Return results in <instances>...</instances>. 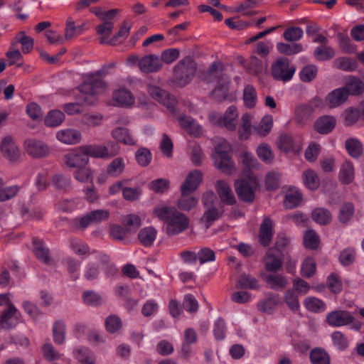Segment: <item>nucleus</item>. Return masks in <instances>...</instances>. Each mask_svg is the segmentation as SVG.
<instances>
[{"instance_id":"nucleus-50","label":"nucleus","mask_w":364,"mask_h":364,"mask_svg":"<svg viewBox=\"0 0 364 364\" xmlns=\"http://www.w3.org/2000/svg\"><path fill=\"white\" fill-rule=\"evenodd\" d=\"M236 287L238 289H257L259 288L257 279L245 274L239 277Z\"/></svg>"},{"instance_id":"nucleus-48","label":"nucleus","mask_w":364,"mask_h":364,"mask_svg":"<svg viewBox=\"0 0 364 364\" xmlns=\"http://www.w3.org/2000/svg\"><path fill=\"white\" fill-rule=\"evenodd\" d=\"M302 177L304 185L309 189L316 190L319 186V178L314 171L311 169L304 171Z\"/></svg>"},{"instance_id":"nucleus-41","label":"nucleus","mask_w":364,"mask_h":364,"mask_svg":"<svg viewBox=\"0 0 364 364\" xmlns=\"http://www.w3.org/2000/svg\"><path fill=\"white\" fill-rule=\"evenodd\" d=\"M53 338L54 342L58 345H61L65 340L66 325L62 320H58L53 323Z\"/></svg>"},{"instance_id":"nucleus-39","label":"nucleus","mask_w":364,"mask_h":364,"mask_svg":"<svg viewBox=\"0 0 364 364\" xmlns=\"http://www.w3.org/2000/svg\"><path fill=\"white\" fill-rule=\"evenodd\" d=\"M232 151L231 145L224 139H219L215 141L214 151L211 157L216 158L220 156H230Z\"/></svg>"},{"instance_id":"nucleus-25","label":"nucleus","mask_w":364,"mask_h":364,"mask_svg":"<svg viewBox=\"0 0 364 364\" xmlns=\"http://www.w3.org/2000/svg\"><path fill=\"white\" fill-rule=\"evenodd\" d=\"M112 99L119 106L129 107L134 103V97L131 92L126 88H119L112 95Z\"/></svg>"},{"instance_id":"nucleus-28","label":"nucleus","mask_w":364,"mask_h":364,"mask_svg":"<svg viewBox=\"0 0 364 364\" xmlns=\"http://www.w3.org/2000/svg\"><path fill=\"white\" fill-rule=\"evenodd\" d=\"M263 261L264 263L265 269L269 272H277L282 266V259L274 255L271 249L268 250L266 252Z\"/></svg>"},{"instance_id":"nucleus-35","label":"nucleus","mask_w":364,"mask_h":364,"mask_svg":"<svg viewBox=\"0 0 364 364\" xmlns=\"http://www.w3.org/2000/svg\"><path fill=\"white\" fill-rule=\"evenodd\" d=\"M114 28V23L112 21H103L102 23L96 26L97 33L100 36V43L101 44H110L109 37Z\"/></svg>"},{"instance_id":"nucleus-51","label":"nucleus","mask_w":364,"mask_h":364,"mask_svg":"<svg viewBox=\"0 0 364 364\" xmlns=\"http://www.w3.org/2000/svg\"><path fill=\"white\" fill-rule=\"evenodd\" d=\"M333 66L339 70L350 72L355 70L357 67L356 62L348 57H340L333 61Z\"/></svg>"},{"instance_id":"nucleus-59","label":"nucleus","mask_w":364,"mask_h":364,"mask_svg":"<svg viewBox=\"0 0 364 364\" xmlns=\"http://www.w3.org/2000/svg\"><path fill=\"white\" fill-rule=\"evenodd\" d=\"M316 271V264L312 257L306 258L301 264V274L306 278L313 277Z\"/></svg>"},{"instance_id":"nucleus-44","label":"nucleus","mask_w":364,"mask_h":364,"mask_svg":"<svg viewBox=\"0 0 364 364\" xmlns=\"http://www.w3.org/2000/svg\"><path fill=\"white\" fill-rule=\"evenodd\" d=\"M314 56L319 61L328 60L335 56V50L328 45H321L315 48Z\"/></svg>"},{"instance_id":"nucleus-45","label":"nucleus","mask_w":364,"mask_h":364,"mask_svg":"<svg viewBox=\"0 0 364 364\" xmlns=\"http://www.w3.org/2000/svg\"><path fill=\"white\" fill-rule=\"evenodd\" d=\"M346 149L348 153L353 158H358L363 154V145L355 138H349L346 141Z\"/></svg>"},{"instance_id":"nucleus-30","label":"nucleus","mask_w":364,"mask_h":364,"mask_svg":"<svg viewBox=\"0 0 364 364\" xmlns=\"http://www.w3.org/2000/svg\"><path fill=\"white\" fill-rule=\"evenodd\" d=\"M309 360L311 364H331V357L323 348H313L309 353Z\"/></svg>"},{"instance_id":"nucleus-34","label":"nucleus","mask_w":364,"mask_h":364,"mask_svg":"<svg viewBox=\"0 0 364 364\" xmlns=\"http://www.w3.org/2000/svg\"><path fill=\"white\" fill-rule=\"evenodd\" d=\"M304 307L314 313H321L326 311V305L321 299L314 296H307L303 301Z\"/></svg>"},{"instance_id":"nucleus-64","label":"nucleus","mask_w":364,"mask_h":364,"mask_svg":"<svg viewBox=\"0 0 364 364\" xmlns=\"http://www.w3.org/2000/svg\"><path fill=\"white\" fill-rule=\"evenodd\" d=\"M344 124L350 127L355 124L360 117V112L355 108L349 107L343 112Z\"/></svg>"},{"instance_id":"nucleus-58","label":"nucleus","mask_w":364,"mask_h":364,"mask_svg":"<svg viewBox=\"0 0 364 364\" xmlns=\"http://www.w3.org/2000/svg\"><path fill=\"white\" fill-rule=\"evenodd\" d=\"M243 100L245 105L249 108L255 107L257 95L255 88L252 85H247L244 89Z\"/></svg>"},{"instance_id":"nucleus-40","label":"nucleus","mask_w":364,"mask_h":364,"mask_svg":"<svg viewBox=\"0 0 364 364\" xmlns=\"http://www.w3.org/2000/svg\"><path fill=\"white\" fill-rule=\"evenodd\" d=\"M269 287L274 290H280L287 287L288 280L286 277L281 274H269L265 278Z\"/></svg>"},{"instance_id":"nucleus-49","label":"nucleus","mask_w":364,"mask_h":364,"mask_svg":"<svg viewBox=\"0 0 364 364\" xmlns=\"http://www.w3.org/2000/svg\"><path fill=\"white\" fill-rule=\"evenodd\" d=\"M73 177L80 183H87L92 181L93 172L87 165L76 168L73 173Z\"/></svg>"},{"instance_id":"nucleus-6","label":"nucleus","mask_w":364,"mask_h":364,"mask_svg":"<svg viewBox=\"0 0 364 364\" xmlns=\"http://www.w3.org/2000/svg\"><path fill=\"white\" fill-rule=\"evenodd\" d=\"M271 72L274 80L287 82L294 75L296 66L291 64L288 58L281 57L272 63Z\"/></svg>"},{"instance_id":"nucleus-16","label":"nucleus","mask_w":364,"mask_h":364,"mask_svg":"<svg viewBox=\"0 0 364 364\" xmlns=\"http://www.w3.org/2000/svg\"><path fill=\"white\" fill-rule=\"evenodd\" d=\"M215 191L220 200L226 205H232L236 203V198L229 184L223 180L215 183Z\"/></svg>"},{"instance_id":"nucleus-24","label":"nucleus","mask_w":364,"mask_h":364,"mask_svg":"<svg viewBox=\"0 0 364 364\" xmlns=\"http://www.w3.org/2000/svg\"><path fill=\"white\" fill-rule=\"evenodd\" d=\"M56 138L65 144H75L80 141L81 134L74 129H65L57 132Z\"/></svg>"},{"instance_id":"nucleus-52","label":"nucleus","mask_w":364,"mask_h":364,"mask_svg":"<svg viewBox=\"0 0 364 364\" xmlns=\"http://www.w3.org/2000/svg\"><path fill=\"white\" fill-rule=\"evenodd\" d=\"M302 200V196L298 191H290L284 197V205L287 209L297 207Z\"/></svg>"},{"instance_id":"nucleus-36","label":"nucleus","mask_w":364,"mask_h":364,"mask_svg":"<svg viewBox=\"0 0 364 364\" xmlns=\"http://www.w3.org/2000/svg\"><path fill=\"white\" fill-rule=\"evenodd\" d=\"M191 193L181 192V196L177 201V206L180 210L189 211L198 205V199L194 196H191Z\"/></svg>"},{"instance_id":"nucleus-37","label":"nucleus","mask_w":364,"mask_h":364,"mask_svg":"<svg viewBox=\"0 0 364 364\" xmlns=\"http://www.w3.org/2000/svg\"><path fill=\"white\" fill-rule=\"evenodd\" d=\"M112 136L126 145H134L135 141L129 130L124 127H117L112 131Z\"/></svg>"},{"instance_id":"nucleus-43","label":"nucleus","mask_w":364,"mask_h":364,"mask_svg":"<svg viewBox=\"0 0 364 364\" xmlns=\"http://www.w3.org/2000/svg\"><path fill=\"white\" fill-rule=\"evenodd\" d=\"M84 26L85 25L83 23L75 26L73 18L71 17L68 18L65 28V38L70 40L81 34L84 31Z\"/></svg>"},{"instance_id":"nucleus-8","label":"nucleus","mask_w":364,"mask_h":364,"mask_svg":"<svg viewBox=\"0 0 364 364\" xmlns=\"http://www.w3.org/2000/svg\"><path fill=\"white\" fill-rule=\"evenodd\" d=\"M81 150L84 151L85 154L89 158L92 156L94 158L107 159L112 158L119 154V146L112 144V149L109 151L108 148L102 145H85L81 146Z\"/></svg>"},{"instance_id":"nucleus-31","label":"nucleus","mask_w":364,"mask_h":364,"mask_svg":"<svg viewBox=\"0 0 364 364\" xmlns=\"http://www.w3.org/2000/svg\"><path fill=\"white\" fill-rule=\"evenodd\" d=\"M157 235V230L153 227H146L140 230L138 233L139 242L144 247L153 245Z\"/></svg>"},{"instance_id":"nucleus-12","label":"nucleus","mask_w":364,"mask_h":364,"mask_svg":"<svg viewBox=\"0 0 364 364\" xmlns=\"http://www.w3.org/2000/svg\"><path fill=\"white\" fill-rule=\"evenodd\" d=\"M148 92L153 99L164 105L168 109L174 110L176 100L171 97L167 92L155 85H149Z\"/></svg>"},{"instance_id":"nucleus-19","label":"nucleus","mask_w":364,"mask_h":364,"mask_svg":"<svg viewBox=\"0 0 364 364\" xmlns=\"http://www.w3.org/2000/svg\"><path fill=\"white\" fill-rule=\"evenodd\" d=\"M203 176V173L199 170L190 172L181 186V191L183 193L194 192L202 181Z\"/></svg>"},{"instance_id":"nucleus-57","label":"nucleus","mask_w":364,"mask_h":364,"mask_svg":"<svg viewBox=\"0 0 364 364\" xmlns=\"http://www.w3.org/2000/svg\"><path fill=\"white\" fill-rule=\"evenodd\" d=\"M311 215L313 220L321 225H326L331 220V213L326 208H315Z\"/></svg>"},{"instance_id":"nucleus-2","label":"nucleus","mask_w":364,"mask_h":364,"mask_svg":"<svg viewBox=\"0 0 364 364\" xmlns=\"http://www.w3.org/2000/svg\"><path fill=\"white\" fill-rule=\"evenodd\" d=\"M153 212L163 222V230L168 236L178 235L189 226V218L175 207L159 205Z\"/></svg>"},{"instance_id":"nucleus-61","label":"nucleus","mask_w":364,"mask_h":364,"mask_svg":"<svg viewBox=\"0 0 364 364\" xmlns=\"http://www.w3.org/2000/svg\"><path fill=\"white\" fill-rule=\"evenodd\" d=\"M16 41L22 46V51L28 53L33 48L34 40L33 38L26 36L24 31H20L16 36Z\"/></svg>"},{"instance_id":"nucleus-47","label":"nucleus","mask_w":364,"mask_h":364,"mask_svg":"<svg viewBox=\"0 0 364 364\" xmlns=\"http://www.w3.org/2000/svg\"><path fill=\"white\" fill-rule=\"evenodd\" d=\"M65 120V114L60 110L50 111L45 118V124L48 127H53L60 125Z\"/></svg>"},{"instance_id":"nucleus-46","label":"nucleus","mask_w":364,"mask_h":364,"mask_svg":"<svg viewBox=\"0 0 364 364\" xmlns=\"http://www.w3.org/2000/svg\"><path fill=\"white\" fill-rule=\"evenodd\" d=\"M277 49L281 54L291 55L301 52L303 50V46L301 43H296L289 44L280 42L277 44Z\"/></svg>"},{"instance_id":"nucleus-20","label":"nucleus","mask_w":364,"mask_h":364,"mask_svg":"<svg viewBox=\"0 0 364 364\" xmlns=\"http://www.w3.org/2000/svg\"><path fill=\"white\" fill-rule=\"evenodd\" d=\"M348 98L347 91L343 87L336 88L326 97V104L331 108H336L343 105Z\"/></svg>"},{"instance_id":"nucleus-7","label":"nucleus","mask_w":364,"mask_h":364,"mask_svg":"<svg viewBox=\"0 0 364 364\" xmlns=\"http://www.w3.org/2000/svg\"><path fill=\"white\" fill-rule=\"evenodd\" d=\"M238 112L235 106L229 107L223 115L213 113L209 115L211 124L224 127L228 130L233 131L237 127Z\"/></svg>"},{"instance_id":"nucleus-60","label":"nucleus","mask_w":364,"mask_h":364,"mask_svg":"<svg viewBox=\"0 0 364 364\" xmlns=\"http://www.w3.org/2000/svg\"><path fill=\"white\" fill-rule=\"evenodd\" d=\"M223 83L220 85H218L215 89L212 92V97L218 101H222L227 99L228 85L230 80L226 77H222Z\"/></svg>"},{"instance_id":"nucleus-55","label":"nucleus","mask_w":364,"mask_h":364,"mask_svg":"<svg viewBox=\"0 0 364 364\" xmlns=\"http://www.w3.org/2000/svg\"><path fill=\"white\" fill-rule=\"evenodd\" d=\"M122 224L128 232L135 231L141 225V219L136 214H128L124 216Z\"/></svg>"},{"instance_id":"nucleus-54","label":"nucleus","mask_w":364,"mask_h":364,"mask_svg":"<svg viewBox=\"0 0 364 364\" xmlns=\"http://www.w3.org/2000/svg\"><path fill=\"white\" fill-rule=\"evenodd\" d=\"M339 178L342 183L348 184L354 178V168L352 163L346 161L341 168Z\"/></svg>"},{"instance_id":"nucleus-9","label":"nucleus","mask_w":364,"mask_h":364,"mask_svg":"<svg viewBox=\"0 0 364 364\" xmlns=\"http://www.w3.org/2000/svg\"><path fill=\"white\" fill-rule=\"evenodd\" d=\"M0 151L4 158L10 163L19 161L21 156V151L11 136H7L2 139Z\"/></svg>"},{"instance_id":"nucleus-22","label":"nucleus","mask_w":364,"mask_h":364,"mask_svg":"<svg viewBox=\"0 0 364 364\" xmlns=\"http://www.w3.org/2000/svg\"><path fill=\"white\" fill-rule=\"evenodd\" d=\"M212 159L214 166L224 174L231 175L236 170L235 164L232 160V155L213 158Z\"/></svg>"},{"instance_id":"nucleus-15","label":"nucleus","mask_w":364,"mask_h":364,"mask_svg":"<svg viewBox=\"0 0 364 364\" xmlns=\"http://www.w3.org/2000/svg\"><path fill=\"white\" fill-rule=\"evenodd\" d=\"M63 160L68 167L73 168L86 166L89 163V158L81 150V147L77 150L66 154L64 156Z\"/></svg>"},{"instance_id":"nucleus-42","label":"nucleus","mask_w":364,"mask_h":364,"mask_svg":"<svg viewBox=\"0 0 364 364\" xmlns=\"http://www.w3.org/2000/svg\"><path fill=\"white\" fill-rule=\"evenodd\" d=\"M252 117L250 114H245L242 117V124L238 130L239 137L242 140H247L254 129L252 124Z\"/></svg>"},{"instance_id":"nucleus-3","label":"nucleus","mask_w":364,"mask_h":364,"mask_svg":"<svg viewBox=\"0 0 364 364\" xmlns=\"http://www.w3.org/2000/svg\"><path fill=\"white\" fill-rule=\"evenodd\" d=\"M70 247L72 250L79 256H88L90 255L96 254V259L99 264L108 277L114 275L117 273L115 265L111 262L109 257L107 254L90 250L85 242L78 239H72L70 240Z\"/></svg>"},{"instance_id":"nucleus-10","label":"nucleus","mask_w":364,"mask_h":364,"mask_svg":"<svg viewBox=\"0 0 364 364\" xmlns=\"http://www.w3.org/2000/svg\"><path fill=\"white\" fill-rule=\"evenodd\" d=\"M24 149L33 158H43L50 154L49 146L43 141L36 139L25 140Z\"/></svg>"},{"instance_id":"nucleus-1","label":"nucleus","mask_w":364,"mask_h":364,"mask_svg":"<svg viewBox=\"0 0 364 364\" xmlns=\"http://www.w3.org/2000/svg\"><path fill=\"white\" fill-rule=\"evenodd\" d=\"M107 83L100 78H90L78 87L79 93L76 95L75 102L68 103L63 106L64 111L70 115L80 113L82 106L92 105L98 99V95L107 88Z\"/></svg>"},{"instance_id":"nucleus-17","label":"nucleus","mask_w":364,"mask_h":364,"mask_svg":"<svg viewBox=\"0 0 364 364\" xmlns=\"http://www.w3.org/2000/svg\"><path fill=\"white\" fill-rule=\"evenodd\" d=\"M19 314L18 309L12 304L5 310L0 317V324L3 328L10 329L16 326Z\"/></svg>"},{"instance_id":"nucleus-23","label":"nucleus","mask_w":364,"mask_h":364,"mask_svg":"<svg viewBox=\"0 0 364 364\" xmlns=\"http://www.w3.org/2000/svg\"><path fill=\"white\" fill-rule=\"evenodd\" d=\"M178 121L181 127L190 135L198 136L203 132L202 127L191 117L181 115L178 117Z\"/></svg>"},{"instance_id":"nucleus-27","label":"nucleus","mask_w":364,"mask_h":364,"mask_svg":"<svg viewBox=\"0 0 364 364\" xmlns=\"http://www.w3.org/2000/svg\"><path fill=\"white\" fill-rule=\"evenodd\" d=\"M33 252L38 259L43 262L44 264H49L51 262V257L50 256V252L48 248L45 244L38 240L33 239Z\"/></svg>"},{"instance_id":"nucleus-32","label":"nucleus","mask_w":364,"mask_h":364,"mask_svg":"<svg viewBox=\"0 0 364 364\" xmlns=\"http://www.w3.org/2000/svg\"><path fill=\"white\" fill-rule=\"evenodd\" d=\"M314 112L306 103L298 105L294 111L295 119L301 125L306 124L310 120Z\"/></svg>"},{"instance_id":"nucleus-4","label":"nucleus","mask_w":364,"mask_h":364,"mask_svg":"<svg viewBox=\"0 0 364 364\" xmlns=\"http://www.w3.org/2000/svg\"><path fill=\"white\" fill-rule=\"evenodd\" d=\"M196 69V64L192 58L186 56L174 67V78L178 85L185 86L192 80Z\"/></svg>"},{"instance_id":"nucleus-18","label":"nucleus","mask_w":364,"mask_h":364,"mask_svg":"<svg viewBox=\"0 0 364 364\" xmlns=\"http://www.w3.org/2000/svg\"><path fill=\"white\" fill-rule=\"evenodd\" d=\"M273 221L269 217H264L260 225L259 240L264 247H267L272 242L273 236Z\"/></svg>"},{"instance_id":"nucleus-56","label":"nucleus","mask_w":364,"mask_h":364,"mask_svg":"<svg viewBox=\"0 0 364 364\" xmlns=\"http://www.w3.org/2000/svg\"><path fill=\"white\" fill-rule=\"evenodd\" d=\"M273 126V119L272 116H264L257 127H254L256 132L262 136H267L272 130Z\"/></svg>"},{"instance_id":"nucleus-21","label":"nucleus","mask_w":364,"mask_h":364,"mask_svg":"<svg viewBox=\"0 0 364 364\" xmlns=\"http://www.w3.org/2000/svg\"><path fill=\"white\" fill-rule=\"evenodd\" d=\"M336 125V119L331 115H323L318 118L314 127L317 132L326 134L331 132Z\"/></svg>"},{"instance_id":"nucleus-26","label":"nucleus","mask_w":364,"mask_h":364,"mask_svg":"<svg viewBox=\"0 0 364 364\" xmlns=\"http://www.w3.org/2000/svg\"><path fill=\"white\" fill-rule=\"evenodd\" d=\"M347 91V95L358 96L364 91V83L363 81L354 76H348L345 81V86L342 87Z\"/></svg>"},{"instance_id":"nucleus-63","label":"nucleus","mask_w":364,"mask_h":364,"mask_svg":"<svg viewBox=\"0 0 364 364\" xmlns=\"http://www.w3.org/2000/svg\"><path fill=\"white\" fill-rule=\"evenodd\" d=\"M303 30L297 26L289 27L283 33L284 38L289 42H296L303 37Z\"/></svg>"},{"instance_id":"nucleus-13","label":"nucleus","mask_w":364,"mask_h":364,"mask_svg":"<svg viewBox=\"0 0 364 364\" xmlns=\"http://www.w3.org/2000/svg\"><path fill=\"white\" fill-rule=\"evenodd\" d=\"M354 317L348 311L336 310L326 315L327 323L334 327L347 326L354 321Z\"/></svg>"},{"instance_id":"nucleus-5","label":"nucleus","mask_w":364,"mask_h":364,"mask_svg":"<svg viewBox=\"0 0 364 364\" xmlns=\"http://www.w3.org/2000/svg\"><path fill=\"white\" fill-rule=\"evenodd\" d=\"M109 212L105 209L92 210L82 216L76 217L72 220V227L75 230H84L91 225L99 224L107 220Z\"/></svg>"},{"instance_id":"nucleus-38","label":"nucleus","mask_w":364,"mask_h":364,"mask_svg":"<svg viewBox=\"0 0 364 364\" xmlns=\"http://www.w3.org/2000/svg\"><path fill=\"white\" fill-rule=\"evenodd\" d=\"M125 161L122 157L113 159L107 166L106 171L108 176L112 177L119 176L124 171Z\"/></svg>"},{"instance_id":"nucleus-53","label":"nucleus","mask_w":364,"mask_h":364,"mask_svg":"<svg viewBox=\"0 0 364 364\" xmlns=\"http://www.w3.org/2000/svg\"><path fill=\"white\" fill-rule=\"evenodd\" d=\"M318 68L316 65L311 64L301 68L299 71L300 80L304 82H310L317 76Z\"/></svg>"},{"instance_id":"nucleus-62","label":"nucleus","mask_w":364,"mask_h":364,"mask_svg":"<svg viewBox=\"0 0 364 364\" xmlns=\"http://www.w3.org/2000/svg\"><path fill=\"white\" fill-rule=\"evenodd\" d=\"M106 330L109 333L117 332L122 326L121 318L116 315H109L105 321Z\"/></svg>"},{"instance_id":"nucleus-11","label":"nucleus","mask_w":364,"mask_h":364,"mask_svg":"<svg viewBox=\"0 0 364 364\" xmlns=\"http://www.w3.org/2000/svg\"><path fill=\"white\" fill-rule=\"evenodd\" d=\"M255 181H247L245 179L237 180L235 183V191L240 200L252 203L255 199Z\"/></svg>"},{"instance_id":"nucleus-14","label":"nucleus","mask_w":364,"mask_h":364,"mask_svg":"<svg viewBox=\"0 0 364 364\" xmlns=\"http://www.w3.org/2000/svg\"><path fill=\"white\" fill-rule=\"evenodd\" d=\"M138 66L142 72L151 73L159 71L163 63L158 55L150 54L142 57L139 60Z\"/></svg>"},{"instance_id":"nucleus-29","label":"nucleus","mask_w":364,"mask_h":364,"mask_svg":"<svg viewBox=\"0 0 364 364\" xmlns=\"http://www.w3.org/2000/svg\"><path fill=\"white\" fill-rule=\"evenodd\" d=\"M278 147L285 151L297 152L300 151V145L294 141L292 136L288 134H282L277 141Z\"/></svg>"},{"instance_id":"nucleus-33","label":"nucleus","mask_w":364,"mask_h":364,"mask_svg":"<svg viewBox=\"0 0 364 364\" xmlns=\"http://www.w3.org/2000/svg\"><path fill=\"white\" fill-rule=\"evenodd\" d=\"M205 208V210L200 218V222L205 225L206 228H209L215 221L222 216V212L215 206Z\"/></svg>"}]
</instances>
